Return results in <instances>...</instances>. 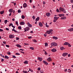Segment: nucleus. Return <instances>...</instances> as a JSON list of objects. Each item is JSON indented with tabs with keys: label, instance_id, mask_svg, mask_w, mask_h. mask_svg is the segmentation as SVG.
<instances>
[{
	"label": "nucleus",
	"instance_id": "obj_56",
	"mask_svg": "<svg viewBox=\"0 0 73 73\" xmlns=\"http://www.w3.org/2000/svg\"><path fill=\"white\" fill-rule=\"evenodd\" d=\"M70 2L71 3H73V0H70Z\"/></svg>",
	"mask_w": 73,
	"mask_h": 73
},
{
	"label": "nucleus",
	"instance_id": "obj_15",
	"mask_svg": "<svg viewBox=\"0 0 73 73\" xmlns=\"http://www.w3.org/2000/svg\"><path fill=\"white\" fill-rule=\"evenodd\" d=\"M59 10L61 11H62V12H63L64 10V8H62V7H60L59 8Z\"/></svg>",
	"mask_w": 73,
	"mask_h": 73
},
{
	"label": "nucleus",
	"instance_id": "obj_33",
	"mask_svg": "<svg viewBox=\"0 0 73 73\" xmlns=\"http://www.w3.org/2000/svg\"><path fill=\"white\" fill-rule=\"evenodd\" d=\"M30 49H31L32 50H34V48L33 47H30Z\"/></svg>",
	"mask_w": 73,
	"mask_h": 73
},
{
	"label": "nucleus",
	"instance_id": "obj_1",
	"mask_svg": "<svg viewBox=\"0 0 73 73\" xmlns=\"http://www.w3.org/2000/svg\"><path fill=\"white\" fill-rule=\"evenodd\" d=\"M53 31V30L52 29H50L49 31H46L47 33V34H49V35H52V32Z\"/></svg>",
	"mask_w": 73,
	"mask_h": 73
},
{
	"label": "nucleus",
	"instance_id": "obj_25",
	"mask_svg": "<svg viewBox=\"0 0 73 73\" xmlns=\"http://www.w3.org/2000/svg\"><path fill=\"white\" fill-rule=\"evenodd\" d=\"M16 46H17L18 48H21V46L20 44H16Z\"/></svg>",
	"mask_w": 73,
	"mask_h": 73
},
{
	"label": "nucleus",
	"instance_id": "obj_40",
	"mask_svg": "<svg viewBox=\"0 0 73 73\" xmlns=\"http://www.w3.org/2000/svg\"><path fill=\"white\" fill-rule=\"evenodd\" d=\"M32 17L33 20H35V16H33Z\"/></svg>",
	"mask_w": 73,
	"mask_h": 73
},
{
	"label": "nucleus",
	"instance_id": "obj_29",
	"mask_svg": "<svg viewBox=\"0 0 73 73\" xmlns=\"http://www.w3.org/2000/svg\"><path fill=\"white\" fill-rule=\"evenodd\" d=\"M0 13H1V15H3V14L4 13V11H0Z\"/></svg>",
	"mask_w": 73,
	"mask_h": 73
},
{
	"label": "nucleus",
	"instance_id": "obj_61",
	"mask_svg": "<svg viewBox=\"0 0 73 73\" xmlns=\"http://www.w3.org/2000/svg\"><path fill=\"white\" fill-rule=\"evenodd\" d=\"M6 30L9 31V29H8V28H6Z\"/></svg>",
	"mask_w": 73,
	"mask_h": 73
},
{
	"label": "nucleus",
	"instance_id": "obj_57",
	"mask_svg": "<svg viewBox=\"0 0 73 73\" xmlns=\"http://www.w3.org/2000/svg\"><path fill=\"white\" fill-rule=\"evenodd\" d=\"M3 29H0V32H3Z\"/></svg>",
	"mask_w": 73,
	"mask_h": 73
},
{
	"label": "nucleus",
	"instance_id": "obj_62",
	"mask_svg": "<svg viewBox=\"0 0 73 73\" xmlns=\"http://www.w3.org/2000/svg\"><path fill=\"white\" fill-rule=\"evenodd\" d=\"M68 57H70V54H69L68 55Z\"/></svg>",
	"mask_w": 73,
	"mask_h": 73
},
{
	"label": "nucleus",
	"instance_id": "obj_4",
	"mask_svg": "<svg viewBox=\"0 0 73 73\" xmlns=\"http://www.w3.org/2000/svg\"><path fill=\"white\" fill-rule=\"evenodd\" d=\"M30 29V28L28 27H27L24 29L25 31L24 32H26V31H28Z\"/></svg>",
	"mask_w": 73,
	"mask_h": 73
},
{
	"label": "nucleus",
	"instance_id": "obj_47",
	"mask_svg": "<svg viewBox=\"0 0 73 73\" xmlns=\"http://www.w3.org/2000/svg\"><path fill=\"white\" fill-rule=\"evenodd\" d=\"M13 58H16V56H15V55H13Z\"/></svg>",
	"mask_w": 73,
	"mask_h": 73
},
{
	"label": "nucleus",
	"instance_id": "obj_55",
	"mask_svg": "<svg viewBox=\"0 0 73 73\" xmlns=\"http://www.w3.org/2000/svg\"><path fill=\"white\" fill-rule=\"evenodd\" d=\"M11 27H13V28H14H14H15V26H14L13 25H12L11 26Z\"/></svg>",
	"mask_w": 73,
	"mask_h": 73
},
{
	"label": "nucleus",
	"instance_id": "obj_38",
	"mask_svg": "<svg viewBox=\"0 0 73 73\" xmlns=\"http://www.w3.org/2000/svg\"><path fill=\"white\" fill-rule=\"evenodd\" d=\"M29 71H31V72H33V70H32L30 68H29Z\"/></svg>",
	"mask_w": 73,
	"mask_h": 73
},
{
	"label": "nucleus",
	"instance_id": "obj_23",
	"mask_svg": "<svg viewBox=\"0 0 73 73\" xmlns=\"http://www.w3.org/2000/svg\"><path fill=\"white\" fill-rule=\"evenodd\" d=\"M60 19L61 20H64L65 19H66V17H61Z\"/></svg>",
	"mask_w": 73,
	"mask_h": 73
},
{
	"label": "nucleus",
	"instance_id": "obj_48",
	"mask_svg": "<svg viewBox=\"0 0 73 73\" xmlns=\"http://www.w3.org/2000/svg\"><path fill=\"white\" fill-rule=\"evenodd\" d=\"M6 45V47H7V48H9V45Z\"/></svg>",
	"mask_w": 73,
	"mask_h": 73
},
{
	"label": "nucleus",
	"instance_id": "obj_35",
	"mask_svg": "<svg viewBox=\"0 0 73 73\" xmlns=\"http://www.w3.org/2000/svg\"><path fill=\"white\" fill-rule=\"evenodd\" d=\"M18 29L20 30L21 29V26H19L18 27Z\"/></svg>",
	"mask_w": 73,
	"mask_h": 73
},
{
	"label": "nucleus",
	"instance_id": "obj_7",
	"mask_svg": "<svg viewBox=\"0 0 73 73\" xmlns=\"http://www.w3.org/2000/svg\"><path fill=\"white\" fill-rule=\"evenodd\" d=\"M54 20L53 21V22L54 23H56V21H57V17H54Z\"/></svg>",
	"mask_w": 73,
	"mask_h": 73
},
{
	"label": "nucleus",
	"instance_id": "obj_26",
	"mask_svg": "<svg viewBox=\"0 0 73 73\" xmlns=\"http://www.w3.org/2000/svg\"><path fill=\"white\" fill-rule=\"evenodd\" d=\"M39 19H40V18L39 17H37V18L36 19L35 21H37L39 20Z\"/></svg>",
	"mask_w": 73,
	"mask_h": 73
},
{
	"label": "nucleus",
	"instance_id": "obj_34",
	"mask_svg": "<svg viewBox=\"0 0 73 73\" xmlns=\"http://www.w3.org/2000/svg\"><path fill=\"white\" fill-rule=\"evenodd\" d=\"M23 73H28V72L27 71L25 70H23Z\"/></svg>",
	"mask_w": 73,
	"mask_h": 73
},
{
	"label": "nucleus",
	"instance_id": "obj_18",
	"mask_svg": "<svg viewBox=\"0 0 73 73\" xmlns=\"http://www.w3.org/2000/svg\"><path fill=\"white\" fill-rule=\"evenodd\" d=\"M38 60H39L40 61H41L42 60V58L41 57H38Z\"/></svg>",
	"mask_w": 73,
	"mask_h": 73
},
{
	"label": "nucleus",
	"instance_id": "obj_5",
	"mask_svg": "<svg viewBox=\"0 0 73 73\" xmlns=\"http://www.w3.org/2000/svg\"><path fill=\"white\" fill-rule=\"evenodd\" d=\"M15 37V35H9V38H13Z\"/></svg>",
	"mask_w": 73,
	"mask_h": 73
},
{
	"label": "nucleus",
	"instance_id": "obj_42",
	"mask_svg": "<svg viewBox=\"0 0 73 73\" xmlns=\"http://www.w3.org/2000/svg\"><path fill=\"white\" fill-rule=\"evenodd\" d=\"M40 72L41 73H44V71L42 70H40Z\"/></svg>",
	"mask_w": 73,
	"mask_h": 73
},
{
	"label": "nucleus",
	"instance_id": "obj_32",
	"mask_svg": "<svg viewBox=\"0 0 73 73\" xmlns=\"http://www.w3.org/2000/svg\"><path fill=\"white\" fill-rule=\"evenodd\" d=\"M33 42H37V41L35 39H33Z\"/></svg>",
	"mask_w": 73,
	"mask_h": 73
},
{
	"label": "nucleus",
	"instance_id": "obj_2",
	"mask_svg": "<svg viewBox=\"0 0 73 73\" xmlns=\"http://www.w3.org/2000/svg\"><path fill=\"white\" fill-rule=\"evenodd\" d=\"M64 45H68V47H71V46H72V45H70V44L67 42H65L64 43Z\"/></svg>",
	"mask_w": 73,
	"mask_h": 73
},
{
	"label": "nucleus",
	"instance_id": "obj_22",
	"mask_svg": "<svg viewBox=\"0 0 73 73\" xmlns=\"http://www.w3.org/2000/svg\"><path fill=\"white\" fill-rule=\"evenodd\" d=\"M60 49L61 50H63L64 49H65V48H64L63 46L60 47Z\"/></svg>",
	"mask_w": 73,
	"mask_h": 73
},
{
	"label": "nucleus",
	"instance_id": "obj_59",
	"mask_svg": "<svg viewBox=\"0 0 73 73\" xmlns=\"http://www.w3.org/2000/svg\"><path fill=\"white\" fill-rule=\"evenodd\" d=\"M3 42V44H6V42L5 41Z\"/></svg>",
	"mask_w": 73,
	"mask_h": 73
},
{
	"label": "nucleus",
	"instance_id": "obj_3",
	"mask_svg": "<svg viewBox=\"0 0 73 73\" xmlns=\"http://www.w3.org/2000/svg\"><path fill=\"white\" fill-rule=\"evenodd\" d=\"M51 45L53 46H56L57 45V44L56 43L54 42L51 43Z\"/></svg>",
	"mask_w": 73,
	"mask_h": 73
},
{
	"label": "nucleus",
	"instance_id": "obj_19",
	"mask_svg": "<svg viewBox=\"0 0 73 73\" xmlns=\"http://www.w3.org/2000/svg\"><path fill=\"white\" fill-rule=\"evenodd\" d=\"M58 16L59 17H62V16H64L65 15L64 14H59Z\"/></svg>",
	"mask_w": 73,
	"mask_h": 73
},
{
	"label": "nucleus",
	"instance_id": "obj_28",
	"mask_svg": "<svg viewBox=\"0 0 73 73\" xmlns=\"http://www.w3.org/2000/svg\"><path fill=\"white\" fill-rule=\"evenodd\" d=\"M12 31H14L15 32H16L17 33H18V32H17V31L15 30V29L14 28H13V29H12Z\"/></svg>",
	"mask_w": 73,
	"mask_h": 73
},
{
	"label": "nucleus",
	"instance_id": "obj_36",
	"mask_svg": "<svg viewBox=\"0 0 73 73\" xmlns=\"http://www.w3.org/2000/svg\"><path fill=\"white\" fill-rule=\"evenodd\" d=\"M45 45V46H48V43L46 42L44 43Z\"/></svg>",
	"mask_w": 73,
	"mask_h": 73
},
{
	"label": "nucleus",
	"instance_id": "obj_63",
	"mask_svg": "<svg viewBox=\"0 0 73 73\" xmlns=\"http://www.w3.org/2000/svg\"><path fill=\"white\" fill-rule=\"evenodd\" d=\"M24 44H25V45H29V44H27V43H24Z\"/></svg>",
	"mask_w": 73,
	"mask_h": 73
},
{
	"label": "nucleus",
	"instance_id": "obj_50",
	"mask_svg": "<svg viewBox=\"0 0 73 73\" xmlns=\"http://www.w3.org/2000/svg\"><path fill=\"white\" fill-rule=\"evenodd\" d=\"M0 55L1 56V57H4V55H3L2 54H0Z\"/></svg>",
	"mask_w": 73,
	"mask_h": 73
},
{
	"label": "nucleus",
	"instance_id": "obj_60",
	"mask_svg": "<svg viewBox=\"0 0 73 73\" xmlns=\"http://www.w3.org/2000/svg\"><path fill=\"white\" fill-rule=\"evenodd\" d=\"M46 27H47V28L49 27V26L48 25H46Z\"/></svg>",
	"mask_w": 73,
	"mask_h": 73
},
{
	"label": "nucleus",
	"instance_id": "obj_64",
	"mask_svg": "<svg viewBox=\"0 0 73 73\" xmlns=\"http://www.w3.org/2000/svg\"><path fill=\"white\" fill-rule=\"evenodd\" d=\"M63 12L64 13H66V12L65 11V10H64V11H63Z\"/></svg>",
	"mask_w": 73,
	"mask_h": 73
},
{
	"label": "nucleus",
	"instance_id": "obj_20",
	"mask_svg": "<svg viewBox=\"0 0 73 73\" xmlns=\"http://www.w3.org/2000/svg\"><path fill=\"white\" fill-rule=\"evenodd\" d=\"M39 25L40 26V27H42V23H41V22H40L39 23Z\"/></svg>",
	"mask_w": 73,
	"mask_h": 73
},
{
	"label": "nucleus",
	"instance_id": "obj_13",
	"mask_svg": "<svg viewBox=\"0 0 73 73\" xmlns=\"http://www.w3.org/2000/svg\"><path fill=\"white\" fill-rule=\"evenodd\" d=\"M27 7V3H25L23 4V7L24 8H26Z\"/></svg>",
	"mask_w": 73,
	"mask_h": 73
},
{
	"label": "nucleus",
	"instance_id": "obj_44",
	"mask_svg": "<svg viewBox=\"0 0 73 73\" xmlns=\"http://www.w3.org/2000/svg\"><path fill=\"white\" fill-rule=\"evenodd\" d=\"M11 25H13V24L12 23H11L9 25V27H11Z\"/></svg>",
	"mask_w": 73,
	"mask_h": 73
},
{
	"label": "nucleus",
	"instance_id": "obj_9",
	"mask_svg": "<svg viewBox=\"0 0 73 73\" xmlns=\"http://www.w3.org/2000/svg\"><path fill=\"white\" fill-rule=\"evenodd\" d=\"M43 62L44 64L45 65H48V63L45 60H43Z\"/></svg>",
	"mask_w": 73,
	"mask_h": 73
},
{
	"label": "nucleus",
	"instance_id": "obj_24",
	"mask_svg": "<svg viewBox=\"0 0 73 73\" xmlns=\"http://www.w3.org/2000/svg\"><path fill=\"white\" fill-rule=\"evenodd\" d=\"M24 63L25 64H28V62L27 60H25L24 62Z\"/></svg>",
	"mask_w": 73,
	"mask_h": 73
},
{
	"label": "nucleus",
	"instance_id": "obj_27",
	"mask_svg": "<svg viewBox=\"0 0 73 73\" xmlns=\"http://www.w3.org/2000/svg\"><path fill=\"white\" fill-rule=\"evenodd\" d=\"M5 57V59H9V57L7 56H5L4 57Z\"/></svg>",
	"mask_w": 73,
	"mask_h": 73
},
{
	"label": "nucleus",
	"instance_id": "obj_6",
	"mask_svg": "<svg viewBox=\"0 0 73 73\" xmlns=\"http://www.w3.org/2000/svg\"><path fill=\"white\" fill-rule=\"evenodd\" d=\"M68 54V53L67 52H64L62 54V56L64 57L66 56Z\"/></svg>",
	"mask_w": 73,
	"mask_h": 73
},
{
	"label": "nucleus",
	"instance_id": "obj_11",
	"mask_svg": "<svg viewBox=\"0 0 73 73\" xmlns=\"http://www.w3.org/2000/svg\"><path fill=\"white\" fill-rule=\"evenodd\" d=\"M51 51L52 52H56L57 51V50H56V49L55 48H54L52 49L51 50Z\"/></svg>",
	"mask_w": 73,
	"mask_h": 73
},
{
	"label": "nucleus",
	"instance_id": "obj_39",
	"mask_svg": "<svg viewBox=\"0 0 73 73\" xmlns=\"http://www.w3.org/2000/svg\"><path fill=\"white\" fill-rule=\"evenodd\" d=\"M8 22V21L7 20H5V24H7V22Z\"/></svg>",
	"mask_w": 73,
	"mask_h": 73
},
{
	"label": "nucleus",
	"instance_id": "obj_30",
	"mask_svg": "<svg viewBox=\"0 0 73 73\" xmlns=\"http://www.w3.org/2000/svg\"><path fill=\"white\" fill-rule=\"evenodd\" d=\"M21 18L22 19H24V18H25V16L24 15H23L21 16Z\"/></svg>",
	"mask_w": 73,
	"mask_h": 73
},
{
	"label": "nucleus",
	"instance_id": "obj_17",
	"mask_svg": "<svg viewBox=\"0 0 73 73\" xmlns=\"http://www.w3.org/2000/svg\"><path fill=\"white\" fill-rule=\"evenodd\" d=\"M9 12H10V13H12L13 12V9H10L9 10Z\"/></svg>",
	"mask_w": 73,
	"mask_h": 73
},
{
	"label": "nucleus",
	"instance_id": "obj_21",
	"mask_svg": "<svg viewBox=\"0 0 73 73\" xmlns=\"http://www.w3.org/2000/svg\"><path fill=\"white\" fill-rule=\"evenodd\" d=\"M52 38L54 40H57L58 39V38L55 36H53Z\"/></svg>",
	"mask_w": 73,
	"mask_h": 73
},
{
	"label": "nucleus",
	"instance_id": "obj_53",
	"mask_svg": "<svg viewBox=\"0 0 73 73\" xmlns=\"http://www.w3.org/2000/svg\"><path fill=\"white\" fill-rule=\"evenodd\" d=\"M20 54L18 53H16V55H20Z\"/></svg>",
	"mask_w": 73,
	"mask_h": 73
},
{
	"label": "nucleus",
	"instance_id": "obj_51",
	"mask_svg": "<svg viewBox=\"0 0 73 73\" xmlns=\"http://www.w3.org/2000/svg\"><path fill=\"white\" fill-rule=\"evenodd\" d=\"M32 38V36H29L28 37V38H29V39H31V38Z\"/></svg>",
	"mask_w": 73,
	"mask_h": 73
},
{
	"label": "nucleus",
	"instance_id": "obj_58",
	"mask_svg": "<svg viewBox=\"0 0 73 73\" xmlns=\"http://www.w3.org/2000/svg\"><path fill=\"white\" fill-rule=\"evenodd\" d=\"M44 37H46V34H45L44 35Z\"/></svg>",
	"mask_w": 73,
	"mask_h": 73
},
{
	"label": "nucleus",
	"instance_id": "obj_37",
	"mask_svg": "<svg viewBox=\"0 0 73 73\" xmlns=\"http://www.w3.org/2000/svg\"><path fill=\"white\" fill-rule=\"evenodd\" d=\"M68 72L69 73H70L71 72V70L70 69H69L68 70Z\"/></svg>",
	"mask_w": 73,
	"mask_h": 73
},
{
	"label": "nucleus",
	"instance_id": "obj_49",
	"mask_svg": "<svg viewBox=\"0 0 73 73\" xmlns=\"http://www.w3.org/2000/svg\"><path fill=\"white\" fill-rule=\"evenodd\" d=\"M56 12H60V11H59V10H58V9H57L56 10Z\"/></svg>",
	"mask_w": 73,
	"mask_h": 73
},
{
	"label": "nucleus",
	"instance_id": "obj_31",
	"mask_svg": "<svg viewBox=\"0 0 73 73\" xmlns=\"http://www.w3.org/2000/svg\"><path fill=\"white\" fill-rule=\"evenodd\" d=\"M21 11L20 10V9H19L18 10V13H21Z\"/></svg>",
	"mask_w": 73,
	"mask_h": 73
},
{
	"label": "nucleus",
	"instance_id": "obj_43",
	"mask_svg": "<svg viewBox=\"0 0 73 73\" xmlns=\"http://www.w3.org/2000/svg\"><path fill=\"white\" fill-rule=\"evenodd\" d=\"M44 54H46V55H47V54H48V53H47V52H46V51H44Z\"/></svg>",
	"mask_w": 73,
	"mask_h": 73
},
{
	"label": "nucleus",
	"instance_id": "obj_12",
	"mask_svg": "<svg viewBox=\"0 0 73 73\" xmlns=\"http://www.w3.org/2000/svg\"><path fill=\"white\" fill-rule=\"evenodd\" d=\"M68 31H69V32H73V28H71V29H68Z\"/></svg>",
	"mask_w": 73,
	"mask_h": 73
},
{
	"label": "nucleus",
	"instance_id": "obj_14",
	"mask_svg": "<svg viewBox=\"0 0 73 73\" xmlns=\"http://www.w3.org/2000/svg\"><path fill=\"white\" fill-rule=\"evenodd\" d=\"M46 16H47V17H49L50 16V13H46Z\"/></svg>",
	"mask_w": 73,
	"mask_h": 73
},
{
	"label": "nucleus",
	"instance_id": "obj_52",
	"mask_svg": "<svg viewBox=\"0 0 73 73\" xmlns=\"http://www.w3.org/2000/svg\"><path fill=\"white\" fill-rule=\"evenodd\" d=\"M1 62H3V61H4V60L3 59L1 58Z\"/></svg>",
	"mask_w": 73,
	"mask_h": 73
},
{
	"label": "nucleus",
	"instance_id": "obj_45",
	"mask_svg": "<svg viewBox=\"0 0 73 73\" xmlns=\"http://www.w3.org/2000/svg\"><path fill=\"white\" fill-rule=\"evenodd\" d=\"M38 70V71H40V69H41V68L39 67L37 69Z\"/></svg>",
	"mask_w": 73,
	"mask_h": 73
},
{
	"label": "nucleus",
	"instance_id": "obj_46",
	"mask_svg": "<svg viewBox=\"0 0 73 73\" xmlns=\"http://www.w3.org/2000/svg\"><path fill=\"white\" fill-rule=\"evenodd\" d=\"M15 24L17 25V26H18V25H19V24H18V22H17V21H16V22Z\"/></svg>",
	"mask_w": 73,
	"mask_h": 73
},
{
	"label": "nucleus",
	"instance_id": "obj_54",
	"mask_svg": "<svg viewBox=\"0 0 73 73\" xmlns=\"http://www.w3.org/2000/svg\"><path fill=\"white\" fill-rule=\"evenodd\" d=\"M16 39L17 40H19V37H16Z\"/></svg>",
	"mask_w": 73,
	"mask_h": 73
},
{
	"label": "nucleus",
	"instance_id": "obj_16",
	"mask_svg": "<svg viewBox=\"0 0 73 73\" xmlns=\"http://www.w3.org/2000/svg\"><path fill=\"white\" fill-rule=\"evenodd\" d=\"M21 25H23L25 24V23L23 21L21 22L20 23Z\"/></svg>",
	"mask_w": 73,
	"mask_h": 73
},
{
	"label": "nucleus",
	"instance_id": "obj_41",
	"mask_svg": "<svg viewBox=\"0 0 73 73\" xmlns=\"http://www.w3.org/2000/svg\"><path fill=\"white\" fill-rule=\"evenodd\" d=\"M7 54H8L9 55H11V52H7Z\"/></svg>",
	"mask_w": 73,
	"mask_h": 73
},
{
	"label": "nucleus",
	"instance_id": "obj_10",
	"mask_svg": "<svg viewBox=\"0 0 73 73\" xmlns=\"http://www.w3.org/2000/svg\"><path fill=\"white\" fill-rule=\"evenodd\" d=\"M47 60L48 62H50L51 61L52 59L50 57H49V58H48V59H47Z\"/></svg>",
	"mask_w": 73,
	"mask_h": 73
},
{
	"label": "nucleus",
	"instance_id": "obj_8",
	"mask_svg": "<svg viewBox=\"0 0 73 73\" xmlns=\"http://www.w3.org/2000/svg\"><path fill=\"white\" fill-rule=\"evenodd\" d=\"M27 24L28 27H29L30 28H31V27H32V25L30 24V23L29 22L27 23Z\"/></svg>",
	"mask_w": 73,
	"mask_h": 73
}]
</instances>
